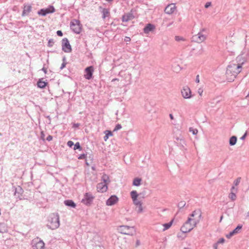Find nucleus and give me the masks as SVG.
Wrapping results in <instances>:
<instances>
[{"label": "nucleus", "instance_id": "41", "mask_svg": "<svg viewBox=\"0 0 249 249\" xmlns=\"http://www.w3.org/2000/svg\"><path fill=\"white\" fill-rule=\"evenodd\" d=\"M87 157V154H82L79 156L78 159L79 160H83L85 159Z\"/></svg>", "mask_w": 249, "mask_h": 249}, {"label": "nucleus", "instance_id": "29", "mask_svg": "<svg viewBox=\"0 0 249 249\" xmlns=\"http://www.w3.org/2000/svg\"><path fill=\"white\" fill-rule=\"evenodd\" d=\"M142 179L139 178H136L134 179L133 181V185L135 186H139L141 185Z\"/></svg>", "mask_w": 249, "mask_h": 249}, {"label": "nucleus", "instance_id": "24", "mask_svg": "<svg viewBox=\"0 0 249 249\" xmlns=\"http://www.w3.org/2000/svg\"><path fill=\"white\" fill-rule=\"evenodd\" d=\"M195 215H198V218L197 219H199V220L202 216V212L200 209L194 211L190 214L191 217H194Z\"/></svg>", "mask_w": 249, "mask_h": 249}, {"label": "nucleus", "instance_id": "42", "mask_svg": "<svg viewBox=\"0 0 249 249\" xmlns=\"http://www.w3.org/2000/svg\"><path fill=\"white\" fill-rule=\"evenodd\" d=\"M122 128V125L120 124H118L114 129V131H117Z\"/></svg>", "mask_w": 249, "mask_h": 249}, {"label": "nucleus", "instance_id": "13", "mask_svg": "<svg viewBox=\"0 0 249 249\" xmlns=\"http://www.w3.org/2000/svg\"><path fill=\"white\" fill-rule=\"evenodd\" d=\"M118 201V197L115 195H112L106 201V205L107 206H112L116 204Z\"/></svg>", "mask_w": 249, "mask_h": 249}, {"label": "nucleus", "instance_id": "23", "mask_svg": "<svg viewBox=\"0 0 249 249\" xmlns=\"http://www.w3.org/2000/svg\"><path fill=\"white\" fill-rule=\"evenodd\" d=\"M43 78L39 79L37 82V86L40 89H44L48 84V83L43 80Z\"/></svg>", "mask_w": 249, "mask_h": 249}, {"label": "nucleus", "instance_id": "9", "mask_svg": "<svg viewBox=\"0 0 249 249\" xmlns=\"http://www.w3.org/2000/svg\"><path fill=\"white\" fill-rule=\"evenodd\" d=\"M94 196L90 193H86L84 195L81 202L86 206H90L93 202Z\"/></svg>", "mask_w": 249, "mask_h": 249}, {"label": "nucleus", "instance_id": "50", "mask_svg": "<svg viewBox=\"0 0 249 249\" xmlns=\"http://www.w3.org/2000/svg\"><path fill=\"white\" fill-rule=\"evenodd\" d=\"M131 40V38L129 37L125 36L124 38V41L125 42H129Z\"/></svg>", "mask_w": 249, "mask_h": 249}, {"label": "nucleus", "instance_id": "18", "mask_svg": "<svg viewBox=\"0 0 249 249\" xmlns=\"http://www.w3.org/2000/svg\"><path fill=\"white\" fill-rule=\"evenodd\" d=\"M32 6L29 4H24L23 10L21 14L22 17L28 16L32 11Z\"/></svg>", "mask_w": 249, "mask_h": 249}, {"label": "nucleus", "instance_id": "38", "mask_svg": "<svg viewBox=\"0 0 249 249\" xmlns=\"http://www.w3.org/2000/svg\"><path fill=\"white\" fill-rule=\"evenodd\" d=\"M189 131L192 132L193 135H196L198 132L197 129L193 128V127L189 128Z\"/></svg>", "mask_w": 249, "mask_h": 249}, {"label": "nucleus", "instance_id": "16", "mask_svg": "<svg viewBox=\"0 0 249 249\" xmlns=\"http://www.w3.org/2000/svg\"><path fill=\"white\" fill-rule=\"evenodd\" d=\"M100 12L102 14V18L105 19L106 18L109 17L110 16L109 10L108 8H103L102 6H100Z\"/></svg>", "mask_w": 249, "mask_h": 249}, {"label": "nucleus", "instance_id": "49", "mask_svg": "<svg viewBox=\"0 0 249 249\" xmlns=\"http://www.w3.org/2000/svg\"><path fill=\"white\" fill-rule=\"evenodd\" d=\"M247 135V132H246L240 138L241 140H244Z\"/></svg>", "mask_w": 249, "mask_h": 249}, {"label": "nucleus", "instance_id": "3", "mask_svg": "<svg viewBox=\"0 0 249 249\" xmlns=\"http://www.w3.org/2000/svg\"><path fill=\"white\" fill-rule=\"evenodd\" d=\"M199 222V219L188 217L187 220L181 227L180 230L183 233L190 232Z\"/></svg>", "mask_w": 249, "mask_h": 249}, {"label": "nucleus", "instance_id": "20", "mask_svg": "<svg viewBox=\"0 0 249 249\" xmlns=\"http://www.w3.org/2000/svg\"><path fill=\"white\" fill-rule=\"evenodd\" d=\"M45 244L42 240H39L33 245V249H43Z\"/></svg>", "mask_w": 249, "mask_h": 249}, {"label": "nucleus", "instance_id": "54", "mask_svg": "<svg viewBox=\"0 0 249 249\" xmlns=\"http://www.w3.org/2000/svg\"><path fill=\"white\" fill-rule=\"evenodd\" d=\"M41 70L42 71H43L45 73H47V68H46L44 67H43L42 68V69H41Z\"/></svg>", "mask_w": 249, "mask_h": 249}, {"label": "nucleus", "instance_id": "61", "mask_svg": "<svg viewBox=\"0 0 249 249\" xmlns=\"http://www.w3.org/2000/svg\"><path fill=\"white\" fill-rule=\"evenodd\" d=\"M220 102V100H218L217 101H216V103H219Z\"/></svg>", "mask_w": 249, "mask_h": 249}, {"label": "nucleus", "instance_id": "33", "mask_svg": "<svg viewBox=\"0 0 249 249\" xmlns=\"http://www.w3.org/2000/svg\"><path fill=\"white\" fill-rule=\"evenodd\" d=\"M74 150L78 149L80 151H81L82 150V148L81 146L80 143L79 142H77L75 144H74Z\"/></svg>", "mask_w": 249, "mask_h": 249}, {"label": "nucleus", "instance_id": "52", "mask_svg": "<svg viewBox=\"0 0 249 249\" xmlns=\"http://www.w3.org/2000/svg\"><path fill=\"white\" fill-rule=\"evenodd\" d=\"M218 244L216 243H214L213 245V249H217L218 248Z\"/></svg>", "mask_w": 249, "mask_h": 249}, {"label": "nucleus", "instance_id": "34", "mask_svg": "<svg viewBox=\"0 0 249 249\" xmlns=\"http://www.w3.org/2000/svg\"><path fill=\"white\" fill-rule=\"evenodd\" d=\"M62 61L63 63H62L61 66L60 68V70H62L63 69H64L66 67V65L67 64L66 58L65 56L63 57Z\"/></svg>", "mask_w": 249, "mask_h": 249}, {"label": "nucleus", "instance_id": "45", "mask_svg": "<svg viewBox=\"0 0 249 249\" xmlns=\"http://www.w3.org/2000/svg\"><path fill=\"white\" fill-rule=\"evenodd\" d=\"M175 40L177 41H179L180 40H184V39L182 37L179 36H175Z\"/></svg>", "mask_w": 249, "mask_h": 249}, {"label": "nucleus", "instance_id": "59", "mask_svg": "<svg viewBox=\"0 0 249 249\" xmlns=\"http://www.w3.org/2000/svg\"><path fill=\"white\" fill-rule=\"evenodd\" d=\"M169 117L171 120H173L174 119L173 115L172 114H169Z\"/></svg>", "mask_w": 249, "mask_h": 249}, {"label": "nucleus", "instance_id": "11", "mask_svg": "<svg viewBox=\"0 0 249 249\" xmlns=\"http://www.w3.org/2000/svg\"><path fill=\"white\" fill-rule=\"evenodd\" d=\"M85 71L86 74L84 75V77L87 80L91 79L94 71L93 67L92 66L88 67L85 69Z\"/></svg>", "mask_w": 249, "mask_h": 249}, {"label": "nucleus", "instance_id": "62", "mask_svg": "<svg viewBox=\"0 0 249 249\" xmlns=\"http://www.w3.org/2000/svg\"><path fill=\"white\" fill-rule=\"evenodd\" d=\"M172 24V23H170L169 24V25H167V26H169L170 25H171Z\"/></svg>", "mask_w": 249, "mask_h": 249}, {"label": "nucleus", "instance_id": "10", "mask_svg": "<svg viewBox=\"0 0 249 249\" xmlns=\"http://www.w3.org/2000/svg\"><path fill=\"white\" fill-rule=\"evenodd\" d=\"M62 50L65 53H71L72 51L71 45L67 38L62 40Z\"/></svg>", "mask_w": 249, "mask_h": 249}, {"label": "nucleus", "instance_id": "28", "mask_svg": "<svg viewBox=\"0 0 249 249\" xmlns=\"http://www.w3.org/2000/svg\"><path fill=\"white\" fill-rule=\"evenodd\" d=\"M237 142V137L235 136H232L230 138L229 144L231 146L234 145Z\"/></svg>", "mask_w": 249, "mask_h": 249}, {"label": "nucleus", "instance_id": "46", "mask_svg": "<svg viewBox=\"0 0 249 249\" xmlns=\"http://www.w3.org/2000/svg\"><path fill=\"white\" fill-rule=\"evenodd\" d=\"M67 145L68 146H69L70 147H72V146L73 145H74V143L72 141H69L68 142H67Z\"/></svg>", "mask_w": 249, "mask_h": 249}, {"label": "nucleus", "instance_id": "12", "mask_svg": "<svg viewBox=\"0 0 249 249\" xmlns=\"http://www.w3.org/2000/svg\"><path fill=\"white\" fill-rule=\"evenodd\" d=\"M181 94L185 99H190L191 97V91L190 88L187 87H184L181 90Z\"/></svg>", "mask_w": 249, "mask_h": 249}, {"label": "nucleus", "instance_id": "57", "mask_svg": "<svg viewBox=\"0 0 249 249\" xmlns=\"http://www.w3.org/2000/svg\"><path fill=\"white\" fill-rule=\"evenodd\" d=\"M79 126V124H74L73 126L74 127H78Z\"/></svg>", "mask_w": 249, "mask_h": 249}, {"label": "nucleus", "instance_id": "31", "mask_svg": "<svg viewBox=\"0 0 249 249\" xmlns=\"http://www.w3.org/2000/svg\"><path fill=\"white\" fill-rule=\"evenodd\" d=\"M173 222V220H172L170 222L164 224L163 225V226L164 227V229H163V231H164L168 229L169 228H170V227L171 226V225H172Z\"/></svg>", "mask_w": 249, "mask_h": 249}, {"label": "nucleus", "instance_id": "7", "mask_svg": "<svg viewBox=\"0 0 249 249\" xmlns=\"http://www.w3.org/2000/svg\"><path fill=\"white\" fill-rule=\"evenodd\" d=\"M70 27L74 33L79 34L81 32L82 25L79 20L73 19L70 22Z\"/></svg>", "mask_w": 249, "mask_h": 249}, {"label": "nucleus", "instance_id": "44", "mask_svg": "<svg viewBox=\"0 0 249 249\" xmlns=\"http://www.w3.org/2000/svg\"><path fill=\"white\" fill-rule=\"evenodd\" d=\"M225 241V239H224V238H220V239L217 241V243L218 244H223V243H224Z\"/></svg>", "mask_w": 249, "mask_h": 249}, {"label": "nucleus", "instance_id": "25", "mask_svg": "<svg viewBox=\"0 0 249 249\" xmlns=\"http://www.w3.org/2000/svg\"><path fill=\"white\" fill-rule=\"evenodd\" d=\"M177 140V143L178 146H180L181 147L180 149H183L184 148V145L185 144V142L184 140L181 138L177 137L176 138Z\"/></svg>", "mask_w": 249, "mask_h": 249}, {"label": "nucleus", "instance_id": "17", "mask_svg": "<svg viewBox=\"0 0 249 249\" xmlns=\"http://www.w3.org/2000/svg\"><path fill=\"white\" fill-rule=\"evenodd\" d=\"M175 3H171L168 4L165 8L164 11L167 14H171L174 13L176 9Z\"/></svg>", "mask_w": 249, "mask_h": 249}, {"label": "nucleus", "instance_id": "8", "mask_svg": "<svg viewBox=\"0 0 249 249\" xmlns=\"http://www.w3.org/2000/svg\"><path fill=\"white\" fill-rule=\"evenodd\" d=\"M55 12V9L53 5H49L46 8H42L37 11V14L42 17L46 16L47 14H52Z\"/></svg>", "mask_w": 249, "mask_h": 249}, {"label": "nucleus", "instance_id": "39", "mask_svg": "<svg viewBox=\"0 0 249 249\" xmlns=\"http://www.w3.org/2000/svg\"><path fill=\"white\" fill-rule=\"evenodd\" d=\"M133 203L136 205V206H137V205H139L141 204H142V203L141 202V201L138 199V198L135 199L134 200H133Z\"/></svg>", "mask_w": 249, "mask_h": 249}, {"label": "nucleus", "instance_id": "53", "mask_svg": "<svg viewBox=\"0 0 249 249\" xmlns=\"http://www.w3.org/2000/svg\"><path fill=\"white\" fill-rule=\"evenodd\" d=\"M203 92V90L201 89H198V93L199 94V95L201 96Z\"/></svg>", "mask_w": 249, "mask_h": 249}, {"label": "nucleus", "instance_id": "48", "mask_svg": "<svg viewBox=\"0 0 249 249\" xmlns=\"http://www.w3.org/2000/svg\"><path fill=\"white\" fill-rule=\"evenodd\" d=\"M52 140L53 136L51 135H49L46 138V140L48 141V142L51 141Z\"/></svg>", "mask_w": 249, "mask_h": 249}, {"label": "nucleus", "instance_id": "26", "mask_svg": "<svg viewBox=\"0 0 249 249\" xmlns=\"http://www.w3.org/2000/svg\"><path fill=\"white\" fill-rule=\"evenodd\" d=\"M8 231L7 227L4 223H0V232L3 233Z\"/></svg>", "mask_w": 249, "mask_h": 249}, {"label": "nucleus", "instance_id": "19", "mask_svg": "<svg viewBox=\"0 0 249 249\" xmlns=\"http://www.w3.org/2000/svg\"><path fill=\"white\" fill-rule=\"evenodd\" d=\"M242 228V225H238L235 229H234L232 231H231L229 234H227L226 235V237L228 239L231 238L233 235L238 233Z\"/></svg>", "mask_w": 249, "mask_h": 249}, {"label": "nucleus", "instance_id": "14", "mask_svg": "<svg viewBox=\"0 0 249 249\" xmlns=\"http://www.w3.org/2000/svg\"><path fill=\"white\" fill-rule=\"evenodd\" d=\"M135 17L134 16L132 11L130 12L124 14L122 18V20L123 22H127L130 20L134 19Z\"/></svg>", "mask_w": 249, "mask_h": 249}, {"label": "nucleus", "instance_id": "35", "mask_svg": "<svg viewBox=\"0 0 249 249\" xmlns=\"http://www.w3.org/2000/svg\"><path fill=\"white\" fill-rule=\"evenodd\" d=\"M186 205L184 201H181L178 203V207L179 209L183 208Z\"/></svg>", "mask_w": 249, "mask_h": 249}, {"label": "nucleus", "instance_id": "5", "mask_svg": "<svg viewBox=\"0 0 249 249\" xmlns=\"http://www.w3.org/2000/svg\"><path fill=\"white\" fill-rule=\"evenodd\" d=\"M207 34L206 29L203 28L197 34L193 36L192 41L198 43H202L206 39Z\"/></svg>", "mask_w": 249, "mask_h": 249}, {"label": "nucleus", "instance_id": "1", "mask_svg": "<svg viewBox=\"0 0 249 249\" xmlns=\"http://www.w3.org/2000/svg\"><path fill=\"white\" fill-rule=\"evenodd\" d=\"M242 70V64L230 63L227 68L226 77L229 82L234 81Z\"/></svg>", "mask_w": 249, "mask_h": 249}, {"label": "nucleus", "instance_id": "22", "mask_svg": "<svg viewBox=\"0 0 249 249\" xmlns=\"http://www.w3.org/2000/svg\"><path fill=\"white\" fill-rule=\"evenodd\" d=\"M237 191V189H236L234 186H232L231 188V192L230 193L229 195V197L232 200L234 201L236 199V196L235 193L233 191Z\"/></svg>", "mask_w": 249, "mask_h": 249}, {"label": "nucleus", "instance_id": "58", "mask_svg": "<svg viewBox=\"0 0 249 249\" xmlns=\"http://www.w3.org/2000/svg\"><path fill=\"white\" fill-rule=\"evenodd\" d=\"M119 79H118V78H114V79H113L111 80V82H114L116 81H119Z\"/></svg>", "mask_w": 249, "mask_h": 249}, {"label": "nucleus", "instance_id": "15", "mask_svg": "<svg viewBox=\"0 0 249 249\" xmlns=\"http://www.w3.org/2000/svg\"><path fill=\"white\" fill-rule=\"evenodd\" d=\"M15 188V192L14 196L19 198L20 200H21L22 198L21 197L22 194L23 193V190L22 188L18 186V187H14Z\"/></svg>", "mask_w": 249, "mask_h": 249}, {"label": "nucleus", "instance_id": "32", "mask_svg": "<svg viewBox=\"0 0 249 249\" xmlns=\"http://www.w3.org/2000/svg\"><path fill=\"white\" fill-rule=\"evenodd\" d=\"M130 196L132 200H134L135 199L138 198V194L136 191L134 190L130 192Z\"/></svg>", "mask_w": 249, "mask_h": 249}, {"label": "nucleus", "instance_id": "56", "mask_svg": "<svg viewBox=\"0 0 249 249\" xmlns=\"http://www.w3.org/2000/svg\"><path fill=\"white\" fill-rule=\"evenodd\" d=\"M140 245V241L139 240H137L136 243V247H138Z\"/></svg>", "mask_w": 249, "mask_h": 249}, {"label": "nucleus", "instance_id": "43", "mask_svg": "<svg viewBox=\"0 0 249 249\" xmlns=\"http://www.w3.org/2000/svg\"><path fill=\"white\" fill-rule=\"evenodd\" d=\"M45 135L44 133V132L43 131H42L41 132V133H40V139L43 140L44 142L45 141Z\"/></svg>", "mask_w": 249, "mask_h": 249}, {"label": "nucleus", "instance_id": "60", "mask_svg": "<svg viewBox=\"0 0 249 249\" xmlns=\"http://www.w3.org/2000/svg\"><path fill=\"white\" fill-rule=\"evenodd\" d=\"M222 218H223V215H222V216H221V217H220V222H221V220H222Z\"/></svg>", "mask_w": 249, "mask_h": 249}, {"label": "nucleus", "instance_id": "47", "mask_svg": "<svg viewBox=\"0 0 249 249\" xmlns=\"http://www.w3.org/2000/svg\"><path fill=\"white\" fill-rule=\"evenodd\" d=\"M56 34L59 36H63V33L60 30H58L56 32Z\"/></svg>", "mask_w": 249, "mask_h": 249}, {"label": "nucleus", "instance_id": "2", "mask_svg": "<svg viewBox=\"0 0 249 249\" xmlns=\"http://www.w3.org/2000/svg\"><path fill=\"white\" fill-rule=\"evenodd\" d=\"M60 226L59 215L57 213H51L47 219V227L51 230H55Z\"/></svg>", "mask_w": 249, "mask_h": 249}, {"label": "nucleus", "instance_id": "37", "mask_svg": "<svg viewBox=\"0 0 249 249\" xmlns=\"http://www.w3.org/2000/svg\"><path fill=\"white\" fill-rule=\"evenodd\" d=\"M54 43V41L53 38H51L49 40L48 42V46L49 47H52Z\"/></svg>", "mask_w": 249, "mask_h": 249}, {"label": "nucleus", "instance_id": "63", "mask_svg": "<svg viewBox=\"0 0 249 249\" xmlns=\"http://www.w3.org/2000/svg\"><path fill=\"white\" fill-rule=\"evenodd\" d=\"M184 249H190L187 248H185Z\"/></svg>", "mask_w": 249, "mask_h": 249}, {"label": "nucleus", "instance_id": "55", "mask_svg": "<svg viewBox=\"0 0 249 249\" xmlns=\"http://www.w3.org/2000/svg\"><path fill=\"white\" fill-rule=\"evenodd\" d=\"M196 82L197 83L199 82V75L196 76Z\"/></svg>", "mask_w": 249, "mask_h": 249}, {"label": "nucleus", "instance_id": "51", "mask_svg": "<svg viewBox=\"0 0 249 249\" xmlns=\"http://www.w3.org/2000/svg\"><path fill=\"white\" fill-rule=\"evenodd\" d=\"M211 5V2H207L205 5V7L206 8H209Z\"/></svg>", "mask_w": 249, "mask_h": 249}, {"label": "nucleus", "instance_id": "36", "mask_svg": "<svg viewBox=\"0 0 249 249\" xmlns=\"http://www.w3.org/2000/svg\"><path fill=\"white\" fill-rule=\"evenodd\" d=\"M137 211L138 213H141L143 211L142 203L137 206Z\"/></svg>", "mask_w": 249, "mask_h": 249}, {"label": "nucleus", "instance_id": "30", "mask_svg": "<svg viewBox=\"0 0 249 249\" xmlns=\"http://www.w3.org/2000/svg\"><path fill=\"white\" fill-rule=\"evenodd\" d=\"M105 133L106 135L104 137V140L105 141H107L108 139L109 136H112L113 134L112 132L109 130H106L105 131Z\"/></svg>", "mask_w": 249, "mask_h": 249}, {"label": "nucleus", "instance_id": "4", "mask_svg": "<svg viewBox=\"0 0 249 249\" xmlns=\"http://www.w3.org/2000/svg\"><path fill=\"white\" fill-rule=\"evenodd\" d=\"M102 180L103 182L98 183L96 187L98 192L104 193L107 191V184L110 182V180L108 176L105 174L102 177Z\"/></svg>", "mask_w": 249, "mask_h": 249}, {"label": "nucleus", "instance_id": "21", "mask_svg": "<svg viewBox=\"0 0 249 249\" xmlns=\"http://www.w3.org/2000/svg\"><path fill=\"white\" fill-rule=\"evenodd\" d=\"M155 29V26L154 25L151 23H148L143 28V32L145 34H148L150 32L153 31Z\"/></svg>", "mask_w": 249, "mask_h": 249}, {"label": "nucleus", "instance_id": "27", "mask_svg": "<svg viewBox=\"0 0 249 249\" xmlns=\"http://www.w3.org/2000/svg\"><path fill=\"white\" fill-rule=\"evenodd\" d=\"M64 204L65 205L71 207L75 208L76 207V204L74 202V201L72 200H66L64 201Z\"/></svg>", "mask_w": 249, "mask_h": 249}, {"label": "nucleus", "instance_id": "40", "mask_svg": "<svg viewBox=\"0 0 249 249\" xmlns=\"http://www.w3.org/2000/svg\"><path fill=\"white\" fill-rule=\"evenodd\" d=\"M241 178L240 177L238 178L235 180L234 181V184L235 186H237L239 183L240 182Z\"/></svg>", "mask_w": 249, "mask_h": 249}, {"label": "nucleus", "instance_id": "6", "mask_svg": "<svg viewBox=\"0 0 249 249\" xmlns=\"http://www.w3.org/2000/svg\"><path fill=\"white\" fill-rule=\"evenodd\" d=\"M118 230L119 232L121 234L131 236L135 232L134 227H130L126 225H122L119 226Z\"/></svg>", "mask_w": 249, "mask_h": 249}]
</instances>
